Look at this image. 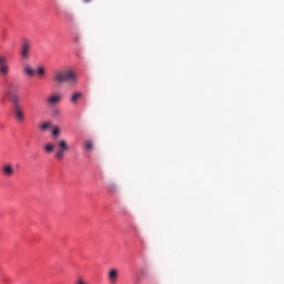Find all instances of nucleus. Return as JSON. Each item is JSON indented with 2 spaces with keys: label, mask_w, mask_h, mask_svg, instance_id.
<instances>
[{
  "label": "nucleus",
  "mask_w": 284,
  "mask_h": 284,
  "mask_svg": "<svg viewBox=\"0 0 284 284\" xmlns=\"http://www.w3.org/2000/svg\"><path fill=\"white\" fill-rule=\"evenodd\" d=\"M52 79L55 83H69V85H74L77 83V73L72 70H58L53 72Z\"/></svg>",
  "instance_id": "nucleus-1"
},
{
  "label": "nucleus",
  "mask_w": 284,
  "mask_h": 284,
  "mask_svg": "<svg viewBox=\"0 0 284 284\" xmlns=\"http://www.w3.org/2000/svg\"><path fill=\"white\" fill-rule=\"evenodd\" d=\"M70 152V145L65 139L58 141V148L55 149L54 159L57 161H63L65 159V153Z\"/></svg>",
  "instance_id": "nucleus-2"
},
{
  "label": "nucleus",
  "mask_w": 284,
  "mask_h": 284,
  "mask_svg": "<svg viewBox=\"0 0 284 284\" xmlns=\"http://www.w3.org/2000/svg\"><path fill=\"white\" fill-rule=\"evenodd\" d=\"M31 48H32V41H30L29 39H23L22 43L20 45V57H21V59H23L24 61H28V59H30Z\"/></svg>",
  "instance_id": "nucleus-3"
},
{
  "label": "nucleus",
  "mask_w": 284,
  "mask_h": 284,
  "mask_svg": "<svg viewBox=\"0 0 284 284\" xmlns=\"http://www.w3.org/2000/svg\"><path fill=\"white\" fill-rule=\"evenodd\" d=\"M10 74V64H8V58L0 54V77H8Z\"/></svg>",
  "instance_id": "nucleus-4"
},
{
  "label": "nucleus",
  "mask_w": 284,
  "mask_h": 284,
  "mask_svg": "<svg viewBox=\"0 0 284 284\" xmlns=\"http://www.w3.org/2000/svg\"><path fill=\"white\" fill-rule=\"evenodd\" d=\"M62 99L63 97L61 95V93L51 94L47 98L45 105H48V108H54L55 105H59V103H61Z\"/></svg>",
  "instance_id": "nucleus-5"
},
{
  "label": "nucleus",
  "mask_w": 284,
  "mask_h": 284,
  "mask_svg": "<svg viewBox=\"0 0 284 284\" xmlns=\"http://www.w3.org/2000/svg\"><path fill=\"white\" fill-rule=\"evenodd\" d=\"M12 110H13L14 120L18 123H23V121H26V110L23 109V106H16V108H12Z\"/></svg>",
  "instance_id": "nucleus-6"
},
{
  "label": "nucleus",
  "mask_w": 284,
  "mask_h": 284,
  "mask_svg": "<svg viewBox=\"0 0 284 284\" xmlns=\"http://www.w3.org/2000/svg\"><path fill=\"white\" fill-rule=\"evenodd\" d=\"M1 172L3 174V176H13L14 175V166H12L11 163H7L4 165H2L1 168Z\"/></svg>",
  "instance_id": "nucleus-7"
},
{
  "label": "nucleus",
  "mask_w": 284,
  "mask_h": 284,
  "mask_svg": "<svg viewBox=\"0 0 284 284\" xmlns=\"http://www.w3.org/2000/svg\"><path fill=\"white\" fill-rule=\"evenodd\" d=\"M20 85L17 82H9L7 83V94H17V92L20 90Z\"/></svg>",
  "instance_id": "nucleus-8"
},
{
  "label": "nucleus",
  "mask_w": 284,
  "mask_h": 284,
  "mask_svg": "<svg viewBox=\"0 0 284 284\" xmlns=\"http://www.w3.org/2000/svg\"><path fill=\"white\" fill-rule=\"evenodd\" d=\"M108 278L110 281V283H116V281H119V270L116 268H111L108 273Z\"/></svg>",
  "instance_id": "nucleus-9"
},
{
  "label": "nucleus",
  "mask_w": 284,
  "mask_h": 284,
  "mask_svg": "<svg viewBox=\"0 0 284 284\" xmlns=\"http://www.w3.org/2000/svg\"><path fill=\"white\" fill-rule=\"evenodd\" d=\"M81 99H83V92L81 91L74 92L70 98V103H72V105H77V103H79Z\"/></svg>",
  "instance_id": "nucleus-10"
},
{
  "label": "nucleus",
  "mask_w": 284,
  "mask_h": 284,
  "mask_svg": "<svg viewBox=\"0 0 284 284\" xmlns=\"http://www.w3.org/2000/svg\"><path fill=\"white\" fill-rule=\"evenodd\" d=\"M22 72L27 77H34V74H37V70L32 69V67H30V64H26L22 69Z\"/></svg>",
  "instance_id": "nucleus-11"
},
{
  "label": "nucleus",
  "mask_w": 284,
  "mask_h": 284,
  "mask_svg": "<svg viewBox=\"0 0 284 284\" xmlns=\"http://www.w3.org/2000/svg\"><path fill=\"white\" fill-rule=\"evenodd\" d=\"M9 99H11L13 106L12 108H21V100L19 99V95L17 93L8 95Z\"/></svg>",
  "instance_id": "nucleus-12"
},
{
  "label": "nucleus",
  "mask_w": 284,
  "mask_h": 284,
  "mask_svg": "<svg viewBox=\"0 0 284 284\" xmlns=\"http://www.w3.org/2000/svg\"><path fill=\"white\" fill-rule=\"evenodd\" d=\"M52 128H53V125H52V122H50V121L42 122L39 125L40 132H48V130H52Z\"/></svg>",
  "instance_id": "nucleus-13"
},
{
  "label": "nucleus",
  "mask_w": 284,
  "mask_h": 284,
  "mask_svg": "<svg viewBox=\"0 0 284 284\" xmlns=\"http://www.w3.org/2000/svg\"><path fill=\"white\" fill-rule=\"evenodd\" d=\"M57 145H54V143L52 142H48L44 144V152L45 154H52V152H54Z\"/></svg>",
  "instance_id": "nucleus-14"
},
{
  "label": "nucleus",
  "mask_w": 284,
  "mask_h": 284,
  "mask_svg": "<svg viewBox=\"0 0 284 284\" xmlns=\"http://www.w3.org/2000/svg\"><path fill=\"white\" fill-rule=\"evenodd\" d=\"M51 134H52L53 139H59L61 136V128L52 126Z\"/></svg>",
  "instance_id": "nucleus-15"
},
{
  "label": "nucleus",
  "mask_w": 284,
  "mask_h": 284,
  "mask_svg": "<svg viewBox=\"0 0 284 284\" xmlns=\"http://www.w3.org/2000/svg\"><path fill=\"white\" fill-rule=\"evenodd\" d=\"M36 72H37L38 77H40V79H43L45 77V68H43V67H38Z\"/></svg>",
  "instance_id": "nucleus-16"
},
{
  "label": "nucleus",
  "mask_w": 284,
  "mask_h": 284,
  "mask_svg": "<svg viewBox=\"0 0 284 284\" xmlns=\"http://www.w3.org/2000/svg\"><path fill=\"white\" fill-rule=\"evenodd\" d=\"M84 149L93 150L94 149V144H92V141L84 142Z\"/></svg>",
  "instance_id": "nucleus-17"
},
{
  "label": "nucleus",
  "mask_w": 284,
  "mask_h": 284,
  "mask_svg": "<svg viewBox=\"0 0 284 284\" xmlns=\"http://www.w3.org/2000/svg\"><path fill=\"white\" fill-rule=\"evenodd\" d=\"M109 192H115L116 191V184L110 183L108 186Z\"/></svg>",
  "instance_id": "nucleus-18"
},
{
  "label": "nucleus",
  "mask_w": 284,
  "mask_h": 284,
  "mask_svg": "<svg viewBox=\"0 0 284 284\" xmlns=\"http://www.w3.org/2000/svg\"><path fill=\"white\" fill-rule=\"evenodd\" d=\"M92 0H83L84 3H90Z\"/></svg>",
  "instance_id": "nucleus-19"
}]
</instances>
